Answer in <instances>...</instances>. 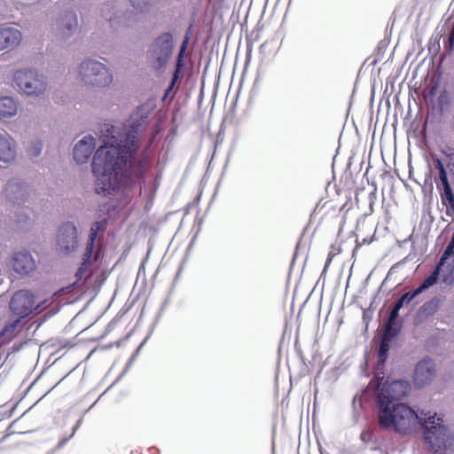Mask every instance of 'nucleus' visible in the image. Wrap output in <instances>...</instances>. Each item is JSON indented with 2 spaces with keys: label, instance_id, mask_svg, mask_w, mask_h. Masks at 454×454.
Here are the masks:
<instances>
[{
  "label": "nucleus",
  "instance_id": "f257e3e1",
  "mask_svg": "<svg viewBox=\"0 0 454 454\" xmlns=\"http://www.w3.org/2000/svg\"><path fill=\"white\" fill-rule=\"evenodd\" d=\"M139 125L135 115L128 125H101L104 145L96 151L91 165L97 194L109 196L143 176L147 160L138 152Z\"/></svg>",
  "mask_w": 454,
  "mask_h": 454
},
{
  "label": "nucleus",
  "instance_id": "f03ea898",
  "mask_svg": "<svg viewBox=\"0 0 454 454\" xmlns=\"http://www.w3.org/2000/svg\"><path fill=\"white\" fill-rule=\"evenodd\" d=\"M419 418V426L424 428V440L428 449L436 452L451 447L454 439L443 425L442 417L431 411H421Z\"/></svg>",
  "mask_w": 454,
  "mask_h": 454
},
{
  "label": "nucleus",
  "instance_id": "7ed1b4c3",
  "mask_svg": "<svg viewBox=\"0 0 454 454\" xmlns=\"http://www.w3.org/2000/svg\"><path fill=\"white\" fill-rule=\"evenodd\" d=\"M13 83L20 95L32 98L44 97L49 89L48 77L35 68H20L15 71Z\"/></svg>",
  "mask_w": 454,
  "mask_h": 454
},
{
  "label": "nucleus",
  "instance_id": "20e7f679",
  "mask_svg": "<svg viewBox=\"0 0 454 454\" xmlns=\"http://www.w3.org/2000/svg\"><path fill=\"white\" fill-rule=\"evenodd\" d=\"M78 74L84 84L93 88L108 87L114 80L111 69L93 59H87L80 63Z\"/></svg>",
  "mask_w": 454,
  "mask_h": 454
},
{
  "label": "nucleus",
  "instance_id": "39448f33",
  "mask_svg": "<svg viewBox=\"0 0 454 454\" xmlns=\"http://www.w3.org/2000/svg\"><path fill=\"white\" fill-rule=\"evenodd\" d=\"M105 226V221H98L91 225L90 233L82 256V262L76 272L78 280H82L84 278L85 281H87L91 275V270L89 268L98 259L101 252V242L98 239V234Z\"/></svg>",
  "mask_w": 454,
  "mask_h": 454
},
{
  "label": "nucleus",
  "instance_id": "423d86ee",
  "mask_svg": "<svg viewBox=\"0 0 454 454\" xmlns=\"http://www.w3.org/2000/svg\"><path fill=\"white\" fill-rule=\"evenodd\" d=\"M33 294L27 290H20L12 295L10 301V309L20 318L29 316L34 311L39 313L43 310L42 305H35Z\"/></svg>",
  "mask_w": 454,
  "mask_h": 454
},
{
  "label": "nucleus",
  "instance_id": "0eeeda50",
  "mask_svg": "<svg viewBox=\"0 0 454 454\" xmlns=\"http://www.w3.org/2000/svg\"><path fill=\"white\" fill-rule=\"evenodd\" d=\"M402 405L400 402L378 403L377 417L380 428L396 433Z\"/></svg>",
  "mask_w": 454,
  "mask_h": 454
},
{
  "label": "nucleus",
  "instance_id": "6e6552de",
  "mask_svg": "<svg viewBox=\"0 0 454 454\" xmlns=\"http://www.w3.org/2000/svg\"><path fill=\"white\" fill-rule=\"evenodd\" d=\"M57 249L65 254H71L78 247V232L76 226L71 223H64L57 233Z\"/></svg>",
  "mask_w": 454,
  "mask_h": 454
},
{
  "label": "nucleus",
  "instance_id": "1a4fd4ad",
  "mask_svg": "<svg viewBox=\"0 0 454 454\" xmlns=\"http://www.w3.org/2000/svg\"><path fill=\"white\" fill-rule=\"evenodd\" d=\"M173 49V38L171 34L164 33L156 38L152 48V57L155 60L156 68L163 67L171 53Z\"/></svg>",
  "mask_w": 454,
  "mask_h": 454
},
{
  "label": "nucleus",
  "instance_id": "9d476101",
  "mask_svg": "<svg viewBox=\"0 0 454 454\" xmlns=\"http://www.w3.org/2000/svg\"><path fill=\"white\" fill-rule=\"evenodd\" d=\"M411 389L409 381L404 380H394L382 387L378 395L377 403L399 402L400 399L408 395Z\"/></svg>",
  "mask_w": 454,
  "mask_h": 454
},
{
  "label": "nucleus",
  "instance_id": "9b49d317",
  "mask_svg": "<svg viewBox=\"0 0 454 454\" xmlns=\"http://www.w3.org/2000/svg\"><path fill=\"white\" fill-rule=\"evenodd\" d=\"M78 19L74 11H65L56 20L57 35L60 40L66 41L72 37L77 30Z\"/></svg>",
  "mask_w": 454,
  "mask_h": 454
},
{
  "label": "nucleus",
  "instance_id": "f8f14e48",
  "mask_svg": "<svg viewBox=\"0 0 454 454\" xmlns=\"http://www.w3.org/2000/svg\"><path fill=\"white\" fill-rule=\"evenodd\" d=\"M400 409L401 413L399 422L397 423L396 433L401 435L411 434L419 425V413L405 403H403Z\"/></svg>",
  "mask_w": 454,
  "mask_h": 454
},
{
  "label": "nucleus",
  "instance_id": "ddd939ff",
  "mask_svg": "<svg viewBox=\"0 0 454 454\" xmlns=\"http://www.w3.org/2000/svg\"><path fill=\"white\" fill-rule=\"evenodd\" d=\"M21 31L11 24L0 25V51L16 49L21 43Z\"/></svg>",
  "mask_w": 454,
  "mask_h": 454
},
{
  "label": "nucleus",
  "instance_id": "4468645a",
  "mask_svg": "<svg viewBox=\"0 0 454 454\" xmlns=\"http://www.w3.org/2000/svg\"><path fill=\"white\" fill-rule=\"evenodd\" d=\"M435 376V364L430 358L419 361L414 370V384L422 387L432 382Z\"/></svg>",
  "mask_w": 454,
  "mask_h": 454
},
{
  "label": "nucleus",
  "instance_id": "2eb2a0df",
  "mask_svg": "<svg viewBox=\"0 0 454 454\" xmlns=\"http://www.w3.org/2000/svg\"><path fill=\"white\" fill-rule=\"evenodd\" d=\"M17 151L16 140L7 131H0V162L11 165L16 159Z\"/></svg>",
  "mask_w": 454,
  "mask_h": 454
},
{
  "label": "nucleus",
  "instance_id": "dca6fc26",
  "mask_svg": "<svg viewBox=\"0 0 454 454\" xmlns=\"http://www.w3.org/2000/svg\"><path fill=\"white\" fill-rule=\"evenodd\" d=\"M96 147V138L90 135L79 140L73 150L74 159L78 164L86 163Z\"/></svg>",
  "mask_w": 454,
  "mask_h": 454
},
{
  "label": "nucleus",
  "instance_id": "f3484780",
  "mask_svg": "<svg viewBox=\"0 0 454 454\" xmlns=\"http://www.w3.org/2000/svg\"><path fill=\"white\" fill-rule=\"evenodd\" d=\"M439 278L438 269H435L427 278H426L423 282L419 285L416 289L407 292L403 294L395 303L397 307L401 309L405 305L411 302L415 297L423 293L425 290L428 289L430 286L434 285Z\"/></svg>",
  "mask_w": 454,
  "mask_h": 454
},
{
  "label": "nucleus",
  "instance_id": "a211bd4d",
  "mask_svg": "<svg viewBox=\"0 0 454 454\" xmlns=\"http://www.w3.org/2000/svg\"><path fill=\"white\" fill-rule=\"evenodd\" d=\"M35 261L27 251H20L13 254L12 268L19 275H27L35 269Z\"/></svg>",
  "mask_w": 454,
  "mask_h": 454
},
{
  "label": "nucleus",
  "instance_id": "6ab92c4d",
  "mask_svg": "<svg viewBox=\"0 0 454 454\" xmlns=\"http://www.w3.org/2000/svg\"><path fill=\"white\" fill-rule=\"evenodd\" d=\"M2 194L7 200L13 204H20L26 197L22 184L15 178L10 179L7 182Z\"/></svg>",
  "mask_w": 454,
  "mask_h": 454
},
{
  "label": "nucleus",
  "instance_id": "aec40b11",
  "mask_svg": "<svg viewBox=\"0 0 454 454\" xmlns=\"http://www.w3.org/2000/svg\"><path fill=\"white\" fill-rule=\"evenodd\" d=\"M18 113V105L12 97L0 98V120L9 119L15 116Z\"/></svg>",
  "mask_w": 454,
  "mask_h": 454
},
{
  "label": "nucleus",
  "instance_id": "412c9836",
  "mask_svg": "<svg viewBox=\"0 0 454 454\" xmlns=\"http://www.w3.org/2000/svg\"><path fill=\"white\" fill-rule=\"evenodd\" d=\"M401 309L400 307H397V305H394L392 308L387 322L385 326L386 335L390 334L391 336H395L396 334V329L395 328L394 325L395 323L396 318L399 315V310Z\"/></svg>",
  "mask_w": 454,
  "mask_h": 454
},
{
  "label": "nucleus",
  "instance_id": "4be33fe9",
  "mask_svg": "<svg viewBox=\"0 0 454 454\" xmlns=\"http://www.w3.org/2000/svg\"><path fill=\"white\" fill-rule=\"evenodd\" d=\"M21 318L18 317L12 323L7 325L0 333V341L2 344L9 342L14 336V333L18 324Z\"/></svg>",
  "mask_w": 454,
  "mask_h": 454
},
{
  "label": "nucleus",
  "instance_id": "5701e85b",
  "mask_svg": "<svg viewBox=\"0 0 454 454\" xmlns=\"http://www.w3.org/2000/svg\"><path fill=\"white\" fill-rule=\"evenodd\" d=\"M392 337L393 336H391L390 334L386 335V332L384 333V337L380 342V349H379V359L381 362H384L387 357V353L389 349L388 342H389L390 338H392Z\"/></svg>",
  "mask_w": 454,
  "mask_h": 454
},
{
  "label": "nucleus",
  "instance_id": "b1692460",
  "mask_svg": "<svg viewBox=\"0 0 454 454\" xmlns=\"http://www.w3.org/2000/svg\"><path fill=\"white\" fill-rule=\"evenodd\" d=\"M151 0H130L132 6L139 11L145 10L150 5Z\"/></svg>",
  "mask_w": 454,
  "mask_h": 454
},
{
  "label": "nucleus",
  "instance_id": "393cba45",
  "mask_svg": "<svg viewBox=\"0 0 454 454\" xmlns=\"http://www.w3.org/2000/svg\"><path fill=\"white\" fill-rule=\"evenodd\" d=\"M436 307H437V303L435 301H431L426 302L421 307V311L423 313H426L427 315H430V314H433L435 311Z\"/></svg>",
  "mask_w": 454,
  "mask_h": 454
},
{
  "label": "nucleus",
  "instance_id": "a878e982",
  "mask_svg": "<svg viewBox=\"0 0 454 454\" xmlns=\"http://www.w3.org/2000/svg\"><path fill=\"white\" fill-rule=\"evenodd\" d=\"M443 189V194H442V200H446L448 203L450 200H454V194L452 192V189L450 185L442 187Z\"/></svg>",
  "mask_w": 454,
  "mask_h": 454
},
{
  "label": "nucleus",
  "instance_id": "bb28decb",
  "mask_svg": "<svg viewBox=\"0 0 454 454\" xmlns=\"http://www.w3.org/2000/svg\"><path fill=\"white\" fill-rule=\"evenodd\" d=\"M439 180L441 181L442 187L450 185L448 181L446 170H442V171L439 172Z\"/></svg>",
  "mask_w": 454,
  "mask_h": 454
},
{
  "label": "nucleus",
  "instance_id": "cd10ccee",
  "mask_svg": "<svg viewBox=\"0 0 454 454\" xmlns=\"http://www.w3.org/2000/svg\"><path fill=\"white\" fill-rule=\"evenodd\" d=\"M179 72H180L179 65H177V67H176V71L174 72L172 79H171V82H170L171 84L175 85L176 83L177 80L179 79Z\"/></svg>",
  "mask_w": 454,
  "mask_h": 454
},
{
  "label": "nucleus",
  "instance_id": "c85d7f7f",
  "mask_svg": "<svg viewBox=\"0 0 454 454\" xmlns=\"http://www.w3.org/2000/svg\"><path fill=\"white\" fill-rule=\"evenodd\" d=\"M175 85L174 84H169L168 89L166 90L165 91V94H164V97H163V99H166L169 97L170 93L172 92L173 89H174Z\"/></svg>",
  "mask_w": 454,
  "mask_h": 454
},
{
  "label": "nucleus",
  "instance_id": "c756f323",
  "mask_svg": "<svg viewBox=\"0 0 454 454\" xmlns=\"http://www.w3.org/2000/svg\"><path fill=\"white\" fill-rule=\"evenodd\" d=\"M42 151V145L41 143H37L35 146V150L33 152L34 156H38L41 153Z\"/></svg>",
  "mask_w": 454,
  "mask_h": 454
},
{
  "label": "nucleus",
  "instance_id": "7c9ffc66",
  "mask_svg": "<svg viewBox=\"0 0 454 454\" xmlns=\"http://www.w3.org/2000/svg\"><path fill=\"white\" fill-rule=\"evenodd\" d=\"M435 162H436V168L438 169V172L445 170L444 165H443V163H442V161L441 160L437 159L435 160Z\"/></svg>",
  "mask_w": 454,
  "mask_h": 454
},
{
  "label": "nucleus",
  "instance_id": "2f4dec72",
  "mask_svg": "<svg viewBox=\"0 0 454 454\" xmlns=\"http://www.w3.org/2000/svg\"><path fill=\"white\" fill-rule=\"evenodd\" d=\"M68 441V438H64L62 439L59 443H58V448H61L63 447L67 442Z\"/></svg>",
  "mask_w": 454,
  "mask_h": 454
},
{
  "label": "nucleus",
  "instance_id": "473e14b6",
  "mask_svg": "<svg viewBox=\"0 0 454 454\" xmlns=\"http://www.w3.org/2000/svg\"><path fill=\"white\" fill-rule=\"evenodd\" d=\"M81 422H82V420H81V419H79V420L77 421L76 425L74 426V429H73V433H72V434L70 435V437H73V435L74 434V433H75V431L77 430L78 427L80 426Z\"/></svg>",
  "mask_w": 454,
  "mask_h": 454
},
{
  "label": "nucleus",
  "instance_id": "72a5a7b5",
  "mask_svg": "<svg viewBox=\"0 0 454 454\" xmlns=\"http://www.w3.org/2000/svg\"><path fill=\"white\" fill-rule=\"evenodd\" d=\"M106 18L110 21L111 26H112V27H114V19H115V18H114V17H113V16H109V17H108L107 15H106Z\"/></svg>",
  "mask_w": 454,
  "mask_h": 454
},
{
  "label": "nucleus",
  "instance_id": "f704fd0d",
  "mask_svg": "<svg viewBox=\"0 0 454 454\" xmlns=\"http://www.w3.org/2000/svg\"><path fill=\"white\" fill-rule=\"evenodd\" d=\"M448 205L450 210L454 213V199L452 200H450Z\"/></svg>",
  "mask_w": 454,
  "mask_h": 454
},
{
  "label": "nucleus",
  "instance_id": "c9c22d12",
  "mask_svg": "<svg viewBox=\"0 0 454 454\" xmlns=\"http://www.w3.org/2000/svg\"><path fill=\"white\" fill-rule=\"evenodd\" d=\"M450 43H453L454 42V30L452 31L451 35L450 36Z\"/></svg>",
  "mask_w": 454,
  "mask_h": 454
},
{
  "label": "nucleus",
  "instance_id": "e433bc0d",
  "mask_svg": "<svg viewBox=\"0 0 454 454\" xmlns=\"http://www.w3.org/2000/svg\"><path fill=\"white\" fill-rule=\"evenodd\" d=\"M446 156H447L450 160H452V158H453V156H454V153H446Z\"/></svg>",
  "mask_w": 454,
  "mask_h": 454
},
{
  "label": "nucleus",
  "instance_id": "4c0bfd02",
  "mask_svg": "<svg viewBox=\"0 0 454 454\" xmlns=\"http://www.w3.org/2000/svg\"><path fill=\"white\" fill-rule=\"evenodd\" d=\"M184 51V45L182 47V50L179 52V58H181L183 51Z\"/></svg>",
  "mask_w": 454,
  "mask_h": 454
},
{
  "label": "nucleus",
  "instance_id": "58836bf2",
  "mask_svg": "<svg viewBox=\"0 0 454 454\" xmlns=\"http://www.w3.org/2000/svg\"><path fill=\"white\" fill-rule=\"evenodd\" d=\"M450 165H452V166L454 167V162H453V163H452V162H450H450H448L447 166H448V167H450Z\"/></svg>",
  "mask_w": 454,
  "mask_h": 454
}]
</instances>
